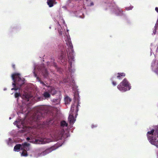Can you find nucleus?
<instances>
[{
	"label": "nucleus",
	"mask_w": 158,
	"mask_h": 158,
	"mask_svg": "<svg viewBox=\"0 0 158 158\" xmlns=\"http://www.w3.org/2000/svg\"><path fill=\"white\" fill-rule=\"evenodd\" d=\"M74 98L75 101L72 105L68 118L69 121L71 124H73L76 120L74 117H76L77 114L78 107L80 106V104L79 94L78 93H76L74 94Z\"/></svg>",
	"instance_id": "f257e3e1"
},
{
	"label": "nucleus",
	"mask_w": 158,
	"mask_h": 158,
	"mask_svg": "<svg viewBox=\"0 0 158 158\" xmlns=\"http://www.w3.org/2000/svg\"><path fill=\"white\" fill-rule=\"evenodd\" d=\"M148 139L150 143L158 148V126L148 131L147 134Z\"/></svg>",
	"instance_id": "f03ea898"
},
{
	"label": "nucleus",
	"mask_w": 158,
	"mask_h": 158,
	"mask_svg": "<svg viewBox=\"0 0 158 158\" xmlns=\"http://www.w3.org/2000/svg\"><path fill=\"white\" fill-rule=\"evenodd\" d=\"M12 78L13 81L14 83H12V85L14 87L11 89V90H16L19 89L16 85H19L20 86L24 84V79L21 78L20 74L19 73H14L12 75Z\"/></svg>",
	"instance_id": "7ed1b4c3"
},
{
	"label": "nucleus",
	"mask_w": 158,
	"mask_h": 158,
	"mask_svg": "<svg viewBox=\"0 0 158 158\" xmlns=\"http://www.w3.org/2000/svg\"><path fill=\"white\" fill-rule=\"evenodd\" d=\"M65 41L66 42V44L69 45V47L68 48V57L69 61L70 64H71V61H73V47L71 43V40L69 36V35H66V37L65 39Z\"/></svg>",
	"instance_id": "20e7f679"
},
{
	"label": "nucleus",
	"mask_w": 158,
	"mask_h": 158,
	"mask_svg": "<svg viewBox=\"0 0 158 158\" xmlns=\"http://www.w3.org/2000/svg\"><path fill=\"white\" fill-rule=\"evenodd\" d=\"M30 149V146L29 144L25 143L23 145L19 144H17L14 148V151L16 152H19L20 149L23 150L21 153L22 156H27V151H28Z\"/></svg>",
	"instance_id": "39448f33"
},
{
	"label": "nucleus",
	"mask_w": 158,
	"mask_h": 158,
	"mask_svg": "<svg viewBox=\"0 0 158 158\" xmlns=\"http://www.w3.org/2000/svg\"><path fill=\"white\" fill-rule=\"evenodd\" d=\"M117 88L120 91L125 92L130 90L131 86L128 82L124 79L118 85Z\"/></svg>",
	"instance_id": "423d86ee"
},
{
	"label": "nucleus",
	"mask_w": 158,
	"mask_h": 158,
	"mask_svg": "<svg viewBox=\"0 0 158 158\" xmlns=\"http://www.w3.org/2000/svg\"><path fill=\"white\" fill-rule=\"evenodd\" d=\"M54 140H55L53 139H42L41 138H39L37 139H35L32 140H31L30 142L35 143L43 144L48 143Z\"/></svg>",
	"instance_id": "0eeeda50"
},
{
	"label": "nucleus",
	"mask_w": 158,
	"mask_h": 158,
	"mask_svg": "<svg viewBox=\"0 0 158 158\" xmlns=\"http://www.w3.org/2000/svg\"><path fill=\"white\" fill-rule=\"evenodd\" d=\"M15 125H16L17 127L19 128H22L23 130L22 131H28L29 128H28L24 125V122L22 119H18L14 123Z\"/></svg>",
	"instance_id": "6e6552de"
},
{
	"label": "nucleus",
	"mask_w": 158,
	"mask_h": 158,
	"mask_svg": "<svg viewBox=\"0 0 158 158\" xmlns=\"http://www.w3.org/2000/svg\"><path fill=\"white\" fill-rule=\"evenodd\" d=\"M52 150L51 148L47 149L41 153H38L37 154L35 155V157H38L44 156L48 154V153L51 152Z\"/></svg>",
	"instance_id": "1a4fd4ad"
},
{
	"label": "nucleus",
	"mask_w": 158,
	"mask_h": 158,
	"mask_svg": "<svg viewBox=\"0 0 158 158\" xmlns=\"http://www.w3.org/2000/svg\"><path fill=\"white\" fill-rule=\"evenodd\" d=\"M48 90L53 95L56 93V91L55 89L52 87H48Z\"/></svg>",
	"instance_id": "9d476101"
},
{
	"label": "nucleus",
	"mask_w": 158,
	"mask_h": 158,
	"mask_svg": "<svg viewBox=\"0 0 158 158\" xmlns=\"http://www.w3.org/2000/svg\"><path fill=\"white\" fill-rule=\"evenodd\" d=\"M64 100L65 104H69L71 101V99L68 96L65 97Z\"/></svg>",
	"instance_id": "9b49d317"
},
{
	"label": "nucleus",
	"mask_w": 158,
	"mask_h": 158,
	"mask_svg": "<svg viewBox=\"0 0 158 158\" xmlns=\"http://www.w3.org/2000/svg\"><path fill=\"white\" fill-rule=\"evenodd\" d=\"M47 4L50 7H51L53 5V2L51 0H48Z\"/></svg>",
	"instance_id": "f8f14e48"
},
{
	"label": "nucleus",
	"mask_w": 158,
	"mask_h": 158,
	"mask_svg": "<svg viewBox=\"0 0 158 158\" xmlns=\"http://www.w3.org/2000/svg\"><path fill=\"white\" fill-rule=\"evenodd\" d=\"M118 76H117V77L118 79H120V78H122L123 77H124L125 76V74L124 73H118Z\"/></svg>",
	"instance_id": "ddd939ff"
},
{
	"label": "nucleus",
	"mask_w": 158,
	"mask_h": 158,
	"mask_svg": "<svg viewBox=\"0 0 158 158\" xmlns=\"http://www.w3.org/2000/svg\"><path fill=\"white\" fill-rule=\"evenodd\" d=\"M67 125V124L66 123V122L64 121H63L61 122V126L62 127H66Z\"/></svg>",
	"instance_id": "4468645a"
},
{
	"label": "nucleus",
	"mask_w": 158,
	"mask_h": 158,
	"mask_svg": "<svg viewBox=\"0 0 158 158\" xmlns=\"http://www.w3.org/2000/svg\"><path fill=\"white\" fill-rule=\"evenodd\" d=\"M44 96L46 98H47L49 97L50 96V94L48 93L47 92H46L45 93H44Z\"/></svg>",
	"instance_id": "2eb2a0df"
},
{
	"label": "nucleus",
	"mask_w": 158,
	"mask_h": 158,
	"mask_svg": "<svg viewBox=\"0 0 158 158\" xmlns=\"http://www.w3.org/2000/svg\"><path fill=\"white\" fill-rule=\"evenodd\" d=\"M35 99L36 100V101H38L39 100H41V98L38 96H36L35 97Z\"/></svg>",
	"instance_id": "dca6fc26"
},
{
	"label": "nucleus",
	"mask_w": 158,
	"mask_h": 158,
	"mask_svg": "<svg viewBox=\"0 0 158 158\" xmlns=\"http://www.w3.org/2000/svg\"><path fill=\"white\" fill-rule=\"evenodd\" d=\"M15 97L16 98H17L18 97L20 96V95L19 93H16L15 94Z\"/></svg>",
	"instance_id": "f3484780"
},
{
	"label": "nucleus",
	"mask_w": 158,
	"mask_h": 158,
	"mask_svg": "<svg viewBox=\"0 0 158 158\" xmlns=\"http://www.w3.org/2000/svg\"><path fill=\"white\" fill-rule=\"evenodd\" d=\"M112 84L114 86H115L116 85V82H115V81H112Z\"/></svg>",
	"instance_id": "a211bd4d"
},
{
	"label": "nucleus",
	"mask_w": 158,
	"mask_h": 158,
	"mask_svg": "<svg viewBox=\"0 0 158 158\" xmlns=\"http://www.w3.org/2000/svg\"><path fill=\"white\" fill-rule=\"evenodd\" d=\"M132 8V7H127L126 8V9L127 10H129L131 9Z\"/></svg>",
	"instance_id": "6ab92c4d"
},
{
	"label": "nucleus",
	"mask_w": 158,
	"mask_h": 158,
	"mask_svg": "<svg viewBox=\"0 0 158 158\" xmlns=\"http://www.w3.org/2000/svg\"><path fill=\"white\" fill-rule=\"evenodd\" d=\"M155 10L158 13V8L156 7L155 8Z\"/></svg>",
	"instance_id": "aec40b11"
},
{
	"label": "nucleus",
	"mask_w": 158,
	"mask_h": 158,
	"mask_svg": "<svg viewBox=\"0 0 158 158\" xmlns=\"http://www.w3.org/2000/svg\"><path fill=\"white\" fill-rule=\"evenodd\" d=\"M96 127V125H95L94 126V125H92V128H93V127Z\"/></svg>",
	"instance_id": "412c9836"
},
{
	"label": "nucleus",
	"mask_w": 158,
	"mask_h": 158,
	"mask_svg": "<svg viewBox=\"0 0 158 158\" xmlns=\"http://www.w3.org/2000/svg\"><path fill=\"white\" fill-rule=\"evenodd\" d=\"M61 32H62V31H59V33H60V34H62L61 33Z\"/></svg>",
	"instance_id": "4be33fe9"
},
{
	"label": "nucleus",
	"mask_w": 158,
	"mask_h": 158,
	"mask_svg": "<svg viewBox=\"0 0 158 158\" xmlns=\"http://www.w3.org/2000/svg\"><path fill=\"white\" fill-rule=\"evenodd\" d=\"M27 140H29L30 139V138L29 137H28L27 138Z\"/></svg>",
	"instance_id": "5701e85b"
},
{
	"label": "nucleus",
	"mask_w": 158,
	"mask_h": 158,
	"mask_svg": "<svg viewBox=\"0 0 158 158\" xmlns=\"http://www.w3.org/2000/svg\"><path fill=\"white\" fill-rule=\"evenodd\" d=\"M40 83L41 84H43V85L44 84V83H43V82H40Z\"/></svg>",
	"instance_id": "b1692460"
},
{
	"label": "nucleus",
	"mask_w": 158,
	"mask_h": 158,
	"mask_svg": "<svg viewBox=\"0 0 158 158\" xmlns=\"http://www.w3.org/2000/svg\"><path fill=\"white\" fill-rule=\"evenodd\" d=\"M156 72L157 73H158V71H156Z\"/></svg>",
	"instance_id": "393cba45"
},
{
	"label": "nucleus",
	"mask_w": 158,
	"mask_h": 158,
	"mask_svg": "<svg viewBox=\"0 0 158 158\" xmlns=\"http://www.w3.org/2000/svg\"><path fill=\"white\" fill-rule=\"evenodd\" d=\"M9 141H11V139H9Z\"/></svg>",
	"instance_id": "a878e982"
},
{
	"label": "nucleus",
	"mask_w": 158,
	"mask_h": 158,
	"mask_svg": "<svg viewBox=\"0 0 158 158\" xmlns=\"http://www.w3.org/2000/svg\"><path fill=\"white\" fill-rule=\"evenodd\" d=\"M37 79H38V81H39V79H38V78H37Z\"/></svg>",
	"instance_id": "bb28decb"
},
{
	"label": "nucleus",
	"mask_w": 158,
	"mask_h": 158,
	"mask_svg": "<svg viewBox=\"0 0 158 158\" xmlns=\"http://www.w3.org/2000/svg\"><path fill=\"white\" fill-rule=\"evenodd\" d=\"M8 144H9L10 143H8Z\"/></svg>",
	"instance_id": "cd10ccee"
},
{
	"label": "nucleus",
	"mask_w": 158,
	"mask_h": 158,
	"mask_svg": "<svg viewBox=\"0 0 158 158\" xmlns=\"http://www.w3.org/2000/svg\"><path fill=\"white\" fill-rule=\"evenodd\" d=\"M13 67L14 68V65L13 66Z\"/></svg>",
	"instance_id": "c85d7f7f"
},
{
	"label": "nucleus",
	"mask_w": 158,
	"mask_h": 158,
	"mask_svg": "<svg viewBox=\"0 0 158 158\" xmlns=\"http://www.w3.org/2000/svg\"><path fill=\"white\" fill-rule=\"evenodd\" d=\"M35 74V76H36V75L35 74Z\"/></svg>",
	"instance_id": "c756f323"
}]
</instances>
